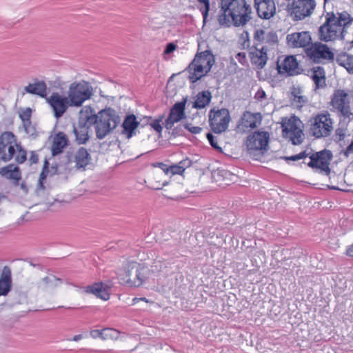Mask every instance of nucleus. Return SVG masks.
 I'll return each mask as SVG.
<instances>
[{"mask_svg":"<svg viewBox=\"0 0 353 353\" xmlns=\"http://www.w3.org/2000/svg\"><path fill=\"white\" fill-rule=\"evenodd\" d=\"M218 22L220 26L239 28L252 19V9L246 0H220Z\"/></svg>","mask_w":353,"mask_h":353,"instance_id":"f257e3e1","label":"nucleus"},{"mask_svg":"<svg viewBox=\"0 0 353 353\" xmlns=\"http://www.w3.org/2000/svg\"><path fill=\"white\" fill-rule=\"evenodd\" d=\"M325 21L319 28V38L324 42L343 39L347 28L352 23L353 17L346 11L334 14L327 12Z\"/></svg>","mask_w":353,"mask_h":353,"instance_id":"f03ea898","label":"nucleus"},{"mask_svg":"<svg viewBox=\"0 0 353 353\" xmlns=\"http://www.w3.org/2000/svg\"><path fill=\"white\" fill-rule=\"evenodd\" d=\"M90 118H93L92 125L94 126L96 137L101 140L110 134L120 123L121 118L116 110L110 107L105 108L96 113L90 105L85 106V111Z\"/></svg>","mask_w":353,"mask_h":353,"instance_id":"7ed1b4c3","label":"nucleus"},{"mask_svg":"<svg viewBox=\"0 0 353 353\" xmlns=\"http://www.w3.org/2000/svg\"><path fill=\"white\" fill-rule=\"evenodd\" d=\"M309 156L310 161L307 163V166L314 171L320 174L328 176L331 172L330 168V162L333 155L330 150H323L309 155L306 151H303L297 154L285 157L286 161H299L304 159Z\"/></svg>","mask_w":353,"mask_h":353,"instance_id":"20e7f679","label":"nucleus"},{"mask_svg":"<svg viewBox=\"0 0 353 353\" xmlns=\"http://www.w3.org/2000/svg\"><path fill=\"white\" fill-rule=\"evenodd\" d=\"M92 95V87L86 81H74L69 86L68 97L72 106H81L83 102L89 99Z\"/></svg>","mask_w":353,"mask_h":353,"instance_id":"39448f33","label":"nucleus"},{"mask_svg":"<svg viewBox=\"0 0 353 353\" xmlns=\"http://www.w3.org/2000/svg\"><path fill=\"white\" fill-rule=\"evenodd\" d=\"M333 130V122L327 112L317 114L312 119L310 133L316 139L328 137Z\"/></svg>","mask_w":353,"mask_h":353,"instance_id":"423d86ee","label":"nucleus"},{"mask_svg":"<svg viewBox=\"0 0 353 353\" xmlns=\"http://www.w3.org/2000/svg\"><path fill=\"white\" fill-rule=\"evenodd\" d=\"M303 123L296 116L285 119L282 123L283 136L293 145H299L303 141Z\"/></svg>","mask_w":353,"mask_h":353,"instance_id":"0eeeda50","label":"nucleus"},{"mask_svg":"<svg viewBox=\"0 0 353 353\" xmlns=\"http://www.w3.org/2000/svg\"><path fill=\"white\" fill-rule=\"evenodd\" d=\"M269 139V133L265 131H255L249 134L245 141L248 154L250 156L263 154L268 150Z\"/></svg>","mask_w":353,"mask_h":353,"instance_id":"6e6552de","label":"nucleus"},{"mask_svg":"<svg viewBox=\"0 0 353 353\" xmlns=\"http://www.w3.org/2000/svg\"><path fill=\"white\" fill-rule=\"evenodd\" d=\"M85 106L79 112L78 123L76 126L73 124V133L75 135V141L79 145L85 144L90 139L89 131L92 125V121L88 114L85 112Z\"/></svg>","mask_w":353,"mask_h":353,"instance_id":"1a4fd4ad","label":"nucleus"},{"mask_svg":"<svg viewBox=\"0 0 353 353\" xmlns=\"http://www.w3.org/2000/svg\"><path fill=\"white\" fill-rule=\"evenodd\" d=\"M230 119V112L225 108L212 109L209 112L210 126L216 134H221L228 129Z\"/></svg>","mask_w":353,"mask_h":353,"instance_id":"9d476101","label":"nucleus"},{"mask_svg":"<svg viewBox=\"0 0 353 353\" xmlns=\"http://www.w3.org/2000/svg\"><path fill=\"white\" fill-rule=\"evenodd\" d=\"M147 268L135 262H129L125 269L126 282L134 287H139L147 279Z\"/></svg>","mask_w":353,"mask_h":353,"instance_id":"9b49d317","label":"nucleus"},{"mask_svg":"<svg viewBox=\"0 0 353 353\" xmlns=\"http://www.w3.org/2000/svg\"><path fill=\"white\" fill-rule=\"evenodd\" d=\"M316 7L314 0H292L288 10L296 20H302L310 16Z\"/></svg>","mask_w":353,"mask_h":353,"instance_id":"f8f14e48","label":"nucleus"},{"mask_svg":"<svg viewBox=\"0 0 353 353\" xmlns=\"http://www.w3.org/2000/svg\"><path fill=\"white\" fill-rule=\"evenodd\" d=\"M350 100L347 93L343 90H336L331 99V105L337 111L340 116L349 118L352 115L350 110Z\"/></svg>","mask_w":353,"mask_h":353,"instance_id":"ddd939ff","label":"nucleus"},{"mask_svg":"<svg viewBox=\"0 0 353 353\" xmlns=\"http://www.w3.org/2000/svg\"><path fill=\"white\" fill-rule=\"evenodd\" d=\"M48 103L52 108L54 116L57 119L61 117L67 111L69 106H72L68 97L61 95L58 92H53L49 98H46Z\"/></svg>","mask_w":353,"mask_h":353,"instance_id":"4468645a","label":"nucleus"},{"mask_svg":"<svg viewBox=\"0 0 353 353\" xmlns=\"http://www.w3.org/2000/svg\"><path fill=\"white\" fill-rule=\"evenodd\" d=\"M306 55L314 62L319 63L322 59L332 60L334 54L325 44L315 43L305 49Z\"/></svg>","mask_w":353,"mask_h":353,"instance_id":"2eb2a0df","label":"nucleus"},{"mask_svg":"<svg viewBox=\"0 0 353 353\" xmlns=\"http://www.w3.org/2000/svg\"><path fill=\"white\" fill-rule=\"evenodd\" d=\"M187 97H183L181 101L175 103L170 108L168 118L163 125L167 130H171L175 123L179 122L185 118V105Z\"/></svg>","mask_w":353,"mask_h":353,"instance_id":"dca6fc26","label":"nucleus"},{"mask_svg":"<svg viewBox=\"0 0 353 353\" xmlns=\"http://www.w3.org/2000/svg\"><path fill=\"white\" fill-rule=\"evenodd\" d=\"M262 117L260 113H252L246 111L238 124V128L244 132H248L252 129L256 128L261 123Z\"/></svg>","mask_w":353,"mask_h":353,"instance_id":"f3484780","label":"nucleus"},{"mask_svg":"<svg viewBox=\"0 0 353 353\" xmlns=\"http://www.w3.org/2000/svg\"><path fill=\"white\" fill-rule=\"evenodd\" d=\"M257 15L262 19H270L276 13L274 0H254Z\"/></svg>","mask_w":353,"mask_h":353,"instance_id":"a211bd4d","label":"nucleus"},{"mask_svg":"<svg viewBox=\"0 0 353 353\" xmlns=\"http://www.w3.org/2000/svg\"><path fill=\"white\" fill-rule=\"evenodd\" d=\"M268 48L265 46L259 47L258 46L252 47L250 52V58L251 63L256 65L259 69H262L267 63Z\"/></svg>","mask_w":353,"mask_h":353,"instance_id":"6ab92c4d","label":"nucleus"},{"mask_svg":"<svg viewBox=\"0 0 353 353\" xmlns=\"http://www.w3.org/2000/svg\"><path fill=\"white\" fill-rule=\"evenodd\" d=\"M288 44L292 48H305L311 44L309 32H294L287 36Z\"/></svg>","mask_w":353,"mask_h":353,"instance_id":"aec40b11","label":"nucleus"},{"mask_svg":"<svg viewBox=\"0 0 353 353\" xmlns=\"http://www.w3.org/2000/svg\"><path fill=\"white\" fill-rule=\"evenodd\" d=\"M140 125V121L134 114H126L121 124L123 128L121 134L125 135L128 139L136 135V130Z\"/></svg>","mask_w":353,"mask_h":353,"instance_id":"412c9836","label":"nucleus"},{"mask_svg":"<svg viewBox=\"0 0 353 353\" xmlns=\"http://www.w3.org/2000/svg\"><path fill=\"white\" fill-rule=\"evenodd\" d=\"M109 287L103 282H95L92 285L84 287V292L88 294L95 295L103 301H108L110 299Z\"/></svg>","mask_w":353,"mask_h":353,"instance_id":"4be33fe9","label":"nucleus"},{"mask_svg":"<svg viewBox=\"0 0 353 353\" xmlns=\"http://www.w3.org/2000/svg\"><path fill=\"white\" fill-rule=\"evenodd\" d=\"M215 63V57L210 50L200 52V79L206 75Z\"/></svg>","mask_w":353,"mask_h":353,"instance_id":"5701e85b","label":"nucleus"},{"mask_svg":"<svg viewBox=\"0 0 353 353\" xmlns=\"http://www.w3.org/2000/svg\"><path fill=\"white\" fill-rule=\"evenodd\" d=\"M298 62L294 56H288L284 59L281 64L277 65V69L279 73H286L288 75L297 74Z\"/></svg>","mask_w":353,"mask_h":353,"instance_id":"b1692460","label":"nucleus"},{"mask_svg":"<svg viewBox=\"0 0 353 353\" xmlns=\"http://www.w3.org/2000/svg\"><path fill=\"white\" fill-rule=\"evenodd\" d=\"M0 174L7 179L14 181V185H18L21 179V173L18 166L10 163L0 169Z\"/></svg>","mask_w":353,"mask_h":353,"instance_id":"393cba45","label":"nucleus"},{"mask_svg":"<svg viewBox=\"0 0 353 353\" xmlns=\"http://www.w3.org/2000/svg\"><path fill=\"white\" fill-rule=\"evenodd\" d=\"M69 143L67 135L62 132H59L54 137L52 145L51 148V153L52 156H57L61 154L64 148H65Z\"/></svg>","mask_w":353,"mask_h":353,"instance_id":"a878e982","label":"nucleus"},{"mask_svg":"<svg viewBox=\"0 0 353 353\" xmlns=\"http://www.w3.org/2000/svg\"><path fill=\"white\" fill-rule=\"evenodd\" d=\"M215 11V2L210 4V0H200V12L203 15V26L212 19Z\"/></svg>","mask_w":353,"mask_h":353,"instance_id":"bb28decb","label":"nucleus"},{"mask_svg":"<svg viewBox=\"0 0 353 353\" xmlns=\"http://www.w3.org/2000/svg\"><path fill=\"white\" fill-rule=\"evenodd\" d=\"M311 79L315 84L314 90L325 87V72L321 66L314 67L311 70Z\"/></svg>","mask_w":353,"mask_h":353,"instance_id":"cd10ccee","label":"nucleus"},{"mask_svg":"<svg viewBox=\"0 0 353 353\" xmlns=\"http://www.w3.org/2000/svg\"><path fill=\"white\" fill-rule=\"evenodd\" d=\"M196 41L199 43V39H197ZM197 46H199V44ZM185 70L189 73L188 79L191 83H195L199 80V47L196 51L194 59L186 68Z\"/></svg>","mask_w":353,"mask_h":353,"instance_id":"c85d7f7f","label":"nucleus"},{"mask_svg":"<svg viewBox=\"0 0 353 353\" xmlns=\"http://www.w3.org/2000/svg\"><path fill=\"white\" fill-rule=\"evenodd\" d=\"M74 159L77 168H85L89 164L91 157L86 148L81 147L77 151Z\"/></svg>","mask_w":353,"mask_h":353,"instance_id":"c756f323","label":"nucleus"},{"mask_svg":"<svg viewBox=\"0 0 353 353\" xmlns=\"http://www.w3.org/2000/svg\"><path fill=\"white\" fill-rule=\"evenodd\" d=\"M25 90L28 93L39 95L42 98H47V85L43 81L29 84L25 87Z\"/></svg>","mask_w":353,"mask_h":353,"instance_id":"7c9ffc66","label":"nucleus"},{"mask_svg":"<svg viewBox=\"0 0 353 353\" xmlns=\"http://www.w3.org/2000/svg\"><path fill=\"white\" fill-rule=\"evenodd\" d=\"M337 63L344 67L349 73H353V56L347 53H343L338 56Z\"/></svg>","mask_w":353,"mask_h":353,"instance_id":"2f4dec72","label":"nucleus"},{"mask_svg":"<svg viewBox=\"0 0 353 353\" xmlns=\"http://www.w3.org/2000/svg\"><path fill=\"white\" fill-rule=\"evenodd\" d=\"M291 101L292 105L299 109L307 102V98L302 95L300 89L294 88L292 92Z\"/></svg>","mask_w":353,"mask_h":353,"instance_id":"473e14b6","label":"nucleus"},{"mask_svg":"<svg viewBox=\"0 0 353 353\" xmlns=\"http://www.w3.org/2000/svg\"><path fill=\"white\" fill-rule=\"evenodd\" d=\"M0 142L6 145H10L17 143L16 136L12 132H4L0 135Z\"/></svg>","mask_w":353,"mask_h":353,"instance_id":"72a5a7b5","label":"nucleus"},{"mask_svg":"<svg viewBox=\"0 0 353 353\" xmlns=\"http://www.w3.org/2000/svg\"><path fill=\"white\" fill-rule=\"evenodd\" d=\"M347 137V130L344 128H339L335 131L334 140L341 146H343L346 144L345 138Z\"/></svg>","mask_w":353,"mask_h":353,"instance_id":"f704fd0d","label":"nucleus"},{"mask_svg":"<svg viewBox=\"0 0 353 353\" xmlns=\"http://www.w3.org/2000/svg\"><path fill=\"white\" fill-rule=\"evenodd\" d=\"M16 148L18 151V153L15 157V161L21 164L24 163L27 159V152L26 150L21 146V143H16Z\"/></svg>","mask_w":353,"mask_h":353,"instance_id":"c9c22d12","label":"nucleus"},{"mask_svg":"<svg viewBox=\"0 0 353 353\" xmlns=\"http://www.w3.org/2000/svg\"><path fill=\"white\" fill-rule=\"evenodd\" d=\"M120 332L114 328L105 327L103 328V340L106 339H117Z\"/></svg>","mask_w":353,"mask_h":353,"instance_id":"e433bc0d","label":"nucleus"},{"mask_svg":"<svg viewBox=\"0 0 353 353\" xmlns=\"http://www.w3.org/2000/svg\"><path fill=\"white\" fill-rule=\"evenodd\" d=\"M212 99V95L209 91H202L200 92V109L208 105Z\"/></svg>","mask_w":353,"mask_h":353,"instance_id":"4c0bfd02","label":"nucleus"},{"mask_svg":"<svg viewBox=\"0 0 353 353\" xmlns=\"http://www.w3.org/2000/svg\"><path fill=\"white\" fill-rule=\"evenodd\" d=\"M0 281L12 283V272L9 266L6 265L3 268L0 275Z\"/></svg>","mask_w":353,"mask_h":353,"instance_id":"58836bf2","label":"nucleus"},{"mask_svg":"<svg viewBox=\"0 0 353 353\" xmlns=\"http://www.w3.org/2000/svg\"><path fill=\"white\" fill-rule=\"evenodd\" d=\"M31 115L32 109L30 108H27L26 109L23 110L21 112H20L19 118L21 119L23 124L31 123Z\"/></svg>","mask_w":353,"mask_h":353,"instance_id":"ea45409f","label":"nucleus"},{"mask_svg":"<svg viewBox=\"0 0 353 353\" xmlns=\"http://www.w3.org/2000/svg\"><path fill=\"white\" fill-rule=\"evenodd\" d=\"M164 118V114L159 115L157 118H156L152 123H150L151 128L154 129L157 132L161 133L163 130V127L161 125L163 119Z\"/></svg>","mask_w":353,"mask_h":353,"instance_id":"a19ab883","label":"nucleus"},{"mask_svg":"<svg viewBox=\"0 0 353 353\" xmlns=\"http://www.w3.org/2000/svg\"><path fill=\"white\" fill-rule=\"evenodd\" d=\"M26 133L30 137L33 139H36L38 136V133L37 132L36 128L34 125L31 123H25L23 124Z\"/></svg>","mask_w":353,"mask_h":353,"instance_id":"79ce46f5","label":"nucleus"},{"mask_svg":"<svg viewBox=\"0 0 353 353\" xmlns=\"http://www.w3.org/2000/svg\"><path fill=\"white\" fill-rule=\"evenodd\" d=\"M12 283L0 281V296H6L12 289Z\"/></svg>","mask_w":353,"mask_h":353,"instance_id":"37998d69","label":"nucleus"},{"mask_svg":"<svg viewBox=\"0 0 353 353\" xmlns=\"http://www.w3.org/2000/svg\"><path fill=\"white\" fill-rule=\"evenodd\" d=\"M187 127L188 126H185V124L184 125H179L178 126L175 127L174 128H172V129H171L172 131L169 132V133L173 137L182 136V135L185 134V128Z\"/></svg>","mask_w":353,"mask_h":353,"instance_id":"c03bdc74","label":"nucleus"},{"mask_svg":"<svg viewBox=\"0 0 353 353\" xmlns=\"http://www.w3.org/2000/svg\"><path fill=\"white\" fill-rule=\"evenodd\" d=\"M207 139L210 144V145L216 149V150L219 151V152H221L222 151V149L221 147L219 146L218 145V142H217V139L216 137H214L212 133H208L207 135Z\"/></svg>","mask_w":353,"mask_h":353,"instance_id":"a18cd8bd","label":"nucleus"},{"mask_svg":"<svg viewBox=\"0 0 353 353\" xmlns=\"http://www.w3.org/2000/svg\"><path fill=\"white\" fill-rule=\"evenodd\" d=\"M229 176H234L232 174L225 170H217L213 173V177H222L223 180L228 179Z\"/></svg>","mask_w":353,"mask_h":353,"instance_id":"49530a36","label":"nucleus"},{"mask_svg":"<svg viewBox=\"0 0 353 353\" xmlns=\"http://www.w3.org/2000/svg\"><path fill=\"white\" fill-rule=\"evenodd\" d=\"M169 172L172 174H181L183 172V169L178 164H172L169 165Z\"/></svg>","mask_w":353,"mask_h":353,"instance_id":"de8ad7c7","label":"nucleus"},{"mask_svg":"<svg viewBox=\"0 0 353 353\" xmlns=\"http://www.w3.org/2000/svg\"><path fill=\"white\" fill-rule=\"evenodd\" d=\"M193 99V101H192L191 100L188 101V99H187V103L185 107H187V108H189L190 107L192 108L199 109V94L194 97Z\"/></svg>","mask_w":353,"mask_h":353,"instance_id":"09e8293b","label":"nucleus"},{"mask_svg":"<svg viewBox=\"0 0 353 353\" xmlns=\"http://www.w3.org/2000/svg\"><path fill=\"white\" fill-rule=\"evenodd\" d=\"M176 47L177 46L174 43H168L165 46L163 53L165 54H169L173 52L176 49Z\"/></svg>","mask_w":353,"mask_h":353,"instance_id":"8fccbe9b","label":"nucleus"},{"mask_svg":"<svg viewBox=\"0 0 353 353\" xmlns=\"http://www.w3.org/2000/svg\"><path fill=\"white\" fill-rule=\"evenodd\" d=\"M90 334L93 339L100 338V339H103V329L92 330L90 331Z\"/></svg>","mask_w":353,"mask_h":353,"instance_id":"3c124183","label":"nucleus"},{"mask_svg":"<svg viewBox=\"0 0 353 353\" xmlns=\"http://www.w3.org/2000/svg\"><path fill=\"white\" fill-rule=\"evenodd\" d=\"M43 281L47 285H48L49 284H50L51 283H52L53 281H58L59 283H62V281L61 279L59 278H57V276H46L43 279Z\"/></svg>","mask_w":353,"mask_h":353,"instance_id":"603ef678","label":"nucleus"},{"mask_svg":"<svg viewBox=\"0 0 353 353\" xmlns=\"http://www.w3.org/2000/svg\"><path fill=\"white\" fill-rule=\"evenodd\" d=\"M8 154L6 153V157L5 162L11 160L13 158V157L16 152L14 146L12 145H8Z\"/></svg>","mask_w":353,"mask_h":353,"instance_id":"864d4df0","label":"nucleus"},{"mask_svg":"<svg viewBox=\"0 0 353 353\" xmlns=\"http://www.w3.org/2000/svg\"><path fill=\"white\" fill-rule=\"evenodd\" d=\"M265 39L268 42L276 43L278 41V37L275 32H269Z\"/></svg>","mask_w":353,"mask_h":353,"instance_id":"5fc2aeb1","label":"nucleus"},{"mask_svg":"<svg viewBox=\"0 0 353 353\" xmlns=\"http://www.w3.org/2000/svg\"><path fill=\"white\" fill-rule=\"evenodd\" d=\"M8 145L3 144L2 142H0V160L6 161V148Z\"/></svg>","mask_w":353,"mask_h":353,"instance_id":"6e6d98bb","label":"nucleus"},{"mask_svg":"<svg viewBox=\"0 0 353 353\" xmlns=\"http://www.w3.org/2000/svg\"><path fill=\"white\" fill-rule=\"evenodd\" d=\"M154 167L161 168L165 174L169 173V165L162 162H157L153 164Z\"/></svg>","mask_w":353,"mask_h":353,"instance_id":"4d7b16f0","label":"nucleus"},{"mask_svg":"<svg viewBox=\"0 0 353 353\" xmlns=\"http://www.w3.org/2000/svg\"><path fill=\"white\" fill-rule=\"evenodd\" d=\"M48 175H46V174L44 173V172H41L40 173V175H39V188H41V189H45V186H44V181L46 179Z\"/></svg>","mask_w":353,"mask_h":353,"instance_id":"13d9d810","label":"nucleus"},{"mask_svg":"<svg viewBox=\"0 0 353 353\" xmlns=\"http://www.w3.org/2000/svg\"><path fill=\"white\" fill-rule=\"evenodd\" d=\"M30 164H36L39 161V156L35 151L30 152V157L29 158Z\"/></svg>","mask_w":353,"mask_h":353,"instance_id":"bf43d9fd","label":"nucleus"},{"mask_svg":"<svg viewBox=\"0 0 353 353\" xmlns=\"http://www.w3.org/2000/svg\"><path fill=\"white\" fill-rule=\"evenodd\" d=\"M192 164V161L189 159H185L182 161H181L179 163V165L180 167H182V169H183V172L185 171V168L190 167Z\"/></svg>","mask_w":353,"mask_h":353,"instance_id":"052dcab7","label":"nucleus"},{"mask_svg":"<svg viewBox=\"0 0 353 353\" xmlns=\"http://www.w3.org/2000/svg\"><path fill=\"white\" fill-rule=\"evenodd\" d=\"M353 154V141H352L349 145L346 148V149L343 151V155L345 157H349L350 154Z\"/></svg>","mask_w":353,"mask_h":353,"instance_id":"680f3d73","label":"nucleus"},{"mask_svg":"<svg viewBox=\"0 0 353 353\" xmlns=\"http://www.w3.org/2000/svg\"><path fill=\"white\" fill-rule=\"evenodd\" d=\"M236 58L242 65H244L246 63V55L245 52H239L236 54Z\"/></svg>","mask_w":353,"mask_h":353,"instance_id":"e2e57ef3","label":"nucleus"},{"mask_svg":"<svg viewBox=\"0 0 353 353\" xmlns=\"http://www.w3.org/2000/svg\"><path fill=\"white\" fill-rule=\"evenodd\" d=\"M185 126H188L187 128H185V130H188L189 132H192V134L199 133V126L191 127L190 124H189V123L185 124Z\"/></svg>","mask_w":353,"mask_h":353,"instance_id":"0e129e2a","label":"nucleus"},{"mask_svg":"<svg viewBox=\"0 0 353 353\" xmlns=\"http://www.w3.org/2000/svg\"><path fill=\"white\" fill-rule=\"evenodd\" d=\"M49 165H50L49 161L47 159H46L43 162V165L41 172H44V173L46 174V175H48L50 173Z\"/></svg>","mask_w":353,"mask_h":353,"instance_id":"69168bd1","label":"nucleus"},{"mask_svg":"<svg viewBox=\"0 0 353 353\" xmlns=\"http://www.w3.org/2000/svg\"><path fill=\"white\" fill-rule=\"evenodd\" d=\"M265 97V92L263 90H258L255 94V99L261 101Z\"/></svg>","mask_w":353,"mask_h":353,"instance_id":"338daca9","label":"nucleus"},{"mask_svg":"<svg viewBox=\"0 0 353 353\" xmlns=\"http://www.w3.org/2000/svg\"><path fill=\"white\" fill-rule=\"evenodd\" d=\"M58 170H59V168H58L57 164H56L54 165H52L50 168V175H54V174H58Z\"/></svg>","mask_w":353,"mask_h":353,"instance_id":"774afa93","label":"nucleus"}]
</instances>
